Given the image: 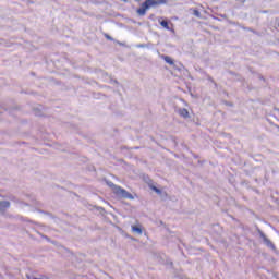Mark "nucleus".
<instances>
[{
	"label": "nucleus",
	"instance_id": "f257e3e1",
	"mask_svg": "<svg viewBox=\"0 0 279 279\" xmlns=\"http://www.w3.org/2000/svg\"><path fill=\"white\" fill-rule=\"evenodd\" d=\"M165 3H167V0H146L136 12L140 16H145V14H147V10L158 8V5H165Z\"/></svg>",
	"mask_w": 279,
	"mask_h": 279
},
{
	"label": "nucleus",
	"instance_id": "f03ea898",
	"mask_svg": "<svg viewBox=\"0 0 279 279\" xmlns=\"http://www.w3.org/2000/svg\"><path fill=\"white\" fill-rule=\"evenodd\" d=\"M107 184L110 186L114 195H117L120 199H134V195H132L125 189L112 183V181H107Z\"/></svg>",
	"mask_w": 279,
	"mask_h": 279
},
{
	"label": "nucleus",
	"instance_id": "7ed1b4c3",
	"mask_svg": "<svg viewBox=\"0 0 279 279\" xmlns=\"http://www.w3.org/2000/svg\"><path fill=\"white\" fill-rule=\"evenodd\" d=\"M259 236L263 239L265 245H267L270 250H276V245H274V243L268 240L267 235H265L263 231H259Z\"/></svg>",
	"mask_w": 279,
	"mask_h": 279
},
{
	"label": "nucleus",
	"instance_id": "20e7f679",
	"mask_svg": "<svg viewBox=\"0 0 279 279\" xmlns=\"http://www.w3.org/2000/svg\"><path fill=\"white\" fill-rule=\"evenodd\" d=\"M10 208V202L8 201H0V213H5Z\"/></svg>",
	"mask_w": 279,
	"mask_h": 279
},
{
	"label": "nucleus",
	"instance_id": "39448f33",
	"mask_svg": "<svg viewBox=\"0 0 279 279\" xmlns=\"http://www.w3.org/2000/svg\"><path fill=\"white\" fill-rule=\"evenodd\" d=\"M178 114H180V117H183V119H189V110L185 108H180L178 109Z\"/></svg>",
	"mask_w": 279,
	"mask_h": 279
},
{
	"label": "nucleus",
	"instance_id": "423d86ee",
	"mask_svg": "<svg viewBox=\"0 0 279 279\" xmlns=\"http://www.w3.org/2000/svg\"><path fill=\"white\" fill-rule=\"evenodd\" d=\"M131 230L132 232H135V234H143V227L141 225L132 226Z\"/></svg>",
	"mask_w": 279,
	"mask_h": 279
},
{
	"label": "nucleus",
	"instance_id": "0eeeda50",
	"mask_svg": "<svg viewBox=\"0 0 279 279\" xmlns=\"http://www.w3.org/2000/svg\"><path fill=\"white\" fill-rule=\"evenodd\" d=\"M160 25L163 29H167L168 32H173V28L169 27V22L167 21H161Z\"/></svg>",
	"mask_w": 279,
	"mask_h": 279
},
{
	"label": "nucleus",
	"instance_id": "6e6552de",
	"mask_svg": "<svg viewBox=\"0 0 279 279\" xmlns=\"http://www.w3.org/2000/svg\"><path fill=\"white\" fill-rule=\"evenodd\" d=\"M163 60L165 62H167V64H170L171 66H173L174 62H173V59H171V57L163 56Z\"/></svg>",
	"mask_w": 279,
	"mask_h": 279
},
{
	"label": "nucleus",
	"instance_id": "1a4fd4ad",
	"mask_svg": "<svg viewBox=\"0 0 279 279\" xmlns=\"http://www.w3.org/2000/svg\"><path fill=\"white\" fill-rule=\"evenodd\" d=\"M193 14H194V16H196L197 19H202V13H201L197 9H195V10L193 11Z\"/></svg>",
	"mask_w": 279,
	"mask_h": 279
},
{
	"label": "nucleus",
	"instance_id": "9d476101",
	"mask_svg": "<svg viewBox=\"0 0 279 279\" xmlns=\"http://www.w3.org/2000/svg\"><path fill=\"white\" fill-rule=\"evenodd\" d=\"M151 190L155 191V193H158V195H160L162 192L160 191V189L156 187V186H151Z\"/></svg>",
	"mask_w": 279,
	"mask_h": 279
},
{
	"label": "nucleus",
	"instance_id": "9b49d317",
	"mask_svg": "<svg viewBox=\"0 0 279 279\" xmlns=\"http://www.w3.org/2000/svg\"><path fill=\"white\" fill-rule=\"evenodd\" d=\"M106 38H107L108 40H112V37H110V35H106Z\"/></svg>",
	"mask_w": 279,
	"mask_h": 279
},
{
	"label": "nucleus",
	"instance_id": "f8f14e48",
	"mask_svg": "<svg viewBox=\"0 0 279 279\" xmlns=\"http://www.w3.org/2000/svg\"><path fill=\"white\" fill-rule=\"evenodd\" d=\"M111 83L118 84L117 80H111Z\"/></svg>",
	"mask_w": 279,
	"mask_h": 279
},
{
	"label": "nucleus",
	"instance_id": "ddd939ff",
	"mask_svg": "<svg viewBox=\"0 0 279 279\" xmlns=\"http://www.w3.org/2000/svg\"><path fill=\"white\" fill-rule=\"evenodd\" d=\"M44 239H46L47 241H49V238H47V236H44Z\"/></svg>",
	"mask_w": 279,
	"mask_h": 279
},
{
	"label": "nucleus",
	"instance_id": "4468645a",
	"mask_svg": "<svg viewBox=\"0 0 279 279\" xmlns=\"http://www.w3.org/2000/svg\"><path fill=\"white\" fill-rule=\"evenodd\" d=\"M138 47H144L143 45H140Z\"/></svg>",
	"mask_w": 279,
	"mask_h": 279
},
{
	"label": "nucleus",
	"instance_id": "2eb2a0df",
	"mask_svg": "<svg viewBox=\"0 0 279 279\" xmlns=\"http://www.w3.org/2000/svg\"><path fill=\"white\" fill-rule=\"evenodd\" d=\"M135 1H137V2H138V1H141V0H135Z\"/></svg>",
	"mask_w": 279,
	"mask_h": 279
}]
</instances>
